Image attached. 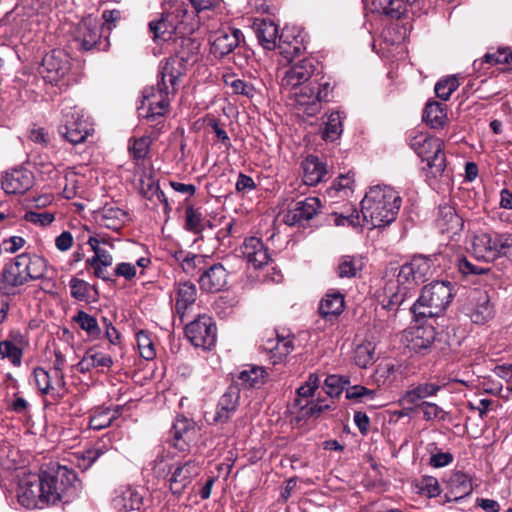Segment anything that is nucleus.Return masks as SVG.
Returning <instances> with one entry per match:
<instances>
[{"label": "nucleus", "instance_id": "c85d7f7f", "mask_svg": "<svg viewBox=\"0 0 512 512\" xmlns=\"http://www.w3.org/2000/svg\"><path fill=\"white\" fill-rule=\"evenodd\" d=\"M239 392L236 387H229L221 396L213 417L214 423H226L233 416L238 407Z\"/></svg>", "mask_w": 512, "mask_h": 512}, {"label": "nucleus", "instance_id": "bf43d9fd", "mask_svg": "<svg viewBox=\"0 0 512 512\" xmlns=\"http://www.w3.org/2000/svg\"><path fill=\"white\" fill-rule=\"evenodd\" d=\"M459 87L458 79L455 76H451L445 79L438 81L435 85V93L436 95L447 101L451 94Z\"/></svg>", "mask_w": 512, "mask_h": 512}, {"label": "nucleus", "instance_id": "bb28decb", "mask_svg": "<svg viewBox=\"0 0 512 512\" xmlns=\"http://www.w3.org/2000/svg\"><path fill=\"white\" fill-rule=\"evenodd\" d=\"M18 262L21 263L28 282L46 278L48 263L45 258L36 254L23 253L18 255Z\"/></svg>", "mask_w": 512, "mask_h": 512}, {"label": "nucleus", "instance_id": "9d476101", "mask_svg": "<svg viewBox=\"0 0 512 512\" xmlns=\"http://www.w3.org/2000/svg\"><path fill=\"white\" fill-rule=\"evenodd\" d=\"M171 92L163 91L157 86V93L154 88L146 89L143 93L142 104L138 107V113L147 120L154 121L157 117H162L169 106L168 95Z\"/></svg>", "mask_w": 512, "mask_h": 512}, {"label": "nucleus", "instance_id": "7c9ffc66", "mask_svg": "<svg viewBox=\"0 0 512 512\" xmlns=\"http://www.w3.org/2000/svg\"><path fill=\"white\" fill-rule=\"evenodd\" d=\"M173 50L175 54L173 57L190 65L197 60L200 50V42L194 38L186 36H175L173 39Z\"/></svg>", "mask_w": 512, "mask_h": 512}, {"label": "nucleus", "instance_id": "a878e982", "mask_svg": "<svg viewBox=\"0 0 512 512\" xmlns=\"http://www.w3.org/2000/svg\"><path fill=\"white\" fill-rule=\"evenodd\" d=\"M197 433L196 423L184 416L177 417L170 430V434L173 438V445L184 450L188 442L193 440Z\"/></svg>", "mask_w": 512, "mask_h": 512}, {"label": "nucleus", "instance_id": "c756f323", "mask_svg": "<svg viewBox=\"0 0 512 512\" xmlns=\"http://www.w3.org/2000/svg\"><path fill=\"white\" fill-rule=\"evenodd\" d=\"M303 182L308 186H315L325 181L328 173L327 166L317 156L309 155L302 162Z\"/></svg>", "mask_w": 512, "mask_h": 512}, {"label": "nucleus", "instance_id": "412c9836", "mask_svg": "<svg viewBox=\"0 0 512 512\" xmlns=\"http://www.w3.org/2000/svg\"><path fill=\"white\" fill-rule=\"evenodd\" d=\"M28 341L20 334H11L9 338L0 341V360H6L14 367H20L23 352Z\"/></svg>", "mask_w": 512, "mask_h": 512}, {"label": "nucleus", "instance_id": "6e6d98bb", "mask_svg": "<svg viewBox=\"0 0 512 512\" xmlns=\"http://www.w3.org/2000/svg\"><path fill=\"white\" fill-rule=\"evenodd\" d=\"M137 346L142 358L152 360L156 357L154 343L150 334L147 331L140 330L136 334Z\"/></svg>", "mask_w": 512, "mask_h": 512}, {"label": "nucleus", "instance_id": "5fc2aeb1", "mask_svg": "<svg viewBox=\"0 0 512 512\" xmlns=\"http://www.w3.org/2000/svg\"><path fill=\"white\" fill-rule=\"evenodd\" d=\"M278 49L285 59L291 61L294 57L299 56L302 53L303 46L297 38H293L291 41H288L282 34L279 37Z\"/></svg>", "mask_w": 512, "mask_h": 512}, {"label": "nucleus", "instance_id": "473e14b6", "mask_svg": "<svg viewBox=\"0 0 512 512\" xmlns=\"http://www.w3.org/2000/svg\"><path fill=\"white\" fill-rule=\"evenodd\" d=\"M409 287L401 286L396 282L388 283L384 288L382 309L396 311L408 297H411Z\"/></svg>", "mask_w": 512, "mask_h": 512}, {"label": "nucleus", "instance_id": "b1692460", "mask_svg": "<svg viewBox=\"0 0 512 512\" xmlns=\"http://www.w3.org/2000/svg\"><path fill=\"white\" fill-rule=\"evenodd\" d=\"M440 386L435 383H421L411 387L399 399V404L407 410L412 411L415 407H419L420 401L437 394Z\"/></svg>", "mask_w": 512, "mask_h": 512}, {"label": "nucleus", "instance_id": "49530a36", "mask_svg": "<svg viewBox=\"0 0 512 512\" xmlns=\"http://www.w3.org/2000/svg\"><path fill=\"white\" fill-rule=\"evenodd\" d=\"M267 373L263 367L248 366L239 372L237 379L244 388H259L265 382Z\"/></svg>", "mask_w": 512, "mask_h": 512}, {"label": "nucleus", "instance_id": "69168bd1", "mask_svg": "<svg viewBox=\"0 0 512 512\" xmlns=\"http://www.w3.org/2000/svg\"><path fill=\"white\" fill-rule=\"evenodd\" d=\"M183 271L187 274H194L197 269L201 268L204 263V258L200 255L187 253L182 258H178Z\"/></svg>", "mask_w": 512, "mask_h": 512}, {"label": "nucleus", "instance_id": "f03ea898", "mask_svg": "<svg viewBox=\"0 0 512 512\" xmlns=\"http://www.w3.org/2000/svg\"><path fill=\"white\" fill-rule=\"evenodd\" d=\"M402 199L398 192L389 186L371 187L361 201L364 220L373 227L386 226L395 221Z\"/></svg>", "mask_w": 512, "mask_h": 512}, {"label": "nucleus", "instance_id": "cd10ccee", "mask_svg": "<svg viewBox=\"0 0 512 512\" xmlns=\"http://www.w3.org/2000/svg\"><path fill=\"white\" fill-rule=\"evenodd\" d=\"M448 491L446 497L448 501H458L470 495L473 491L471 479L461 471H455L447 479Z\"/></svg>", "mask_w": 512, "mask_h": 512}, {"label": "nucleus", "instance_id": "4d7b16f0", "mask_svg": "<svg viewBox=\"0 0 512 512\" xmlns=\"http://www.w3.org/2000/svg\"><path fill=\"white\" fill-rule=\"evenodd\" d=\"M347 384H349L348 377L329 375L324 381L323 389L330 397H339Z\"/></svg>", "mask_w": 512, "mask_h": 512}, {"label": "nucleus", "instance_id": "423d86ee", "mask_svg": "<svg viewBox=\"0 0 512 512\" xmlns=\"http://www.w3.org/2000/svg\"><path fill=\"white\" fill-rule=\"evenodd\" d=\"M185 335L195 347L210 350L216 343L217 328L213 319L204 314L186 325Z\"/></svg>", "mask_w": 512, "mask_h": 512}, {"label": "nucleus", "instance_id": "e433bc0d", "mask_svg": "<svg viewBox=\"0 0 512 512\" xmlns=\"http://www.w3.org/2000/svg\"><path fill=\"white\" fill-rule=\"evenodd\" d=\"M113 365V359L110 355L99 351L97 348H89L82 359L77 364L81 373H85L94 368H110Z\"/></svg>", "mask_w": 512, "mask_h": 512}, {"label": "nucleus", "instance_id": "37998d69", "mask_svg": "<svg viewBox=\"0 0 512 512\" xmlns=\"http://www.w3.org/2000/svg\"><path fill=\"white\" fill-rule=\"evenodd\" d=\"M256 36L263 48L273 50L276 47L278 27L272 21L262 20L256 24Z\"/></svg>", "mask_w": 512, "mask_h": 512}, {"label": "nucleus", "instance_id": "052dcab7", "mask_svg": "<svg viewBox=\"0 0 512 512\" xmlns=\"http://www.w3.org/2000/svg\"><path fill=\"white\" fill-rule=\"evenodd\" d=\"M202 213L199 209L188 206L185 210V229L198 234L202 231Z\"/></svg>", "mask_w": 512, "mask_h": 512}, {"label": "nucleus", "instance_id": "2f4dec72", "mask_svg": "<svg viewBox=\"0 0 512 512\" xmlns=\"http://www.w3.org/2000/svg\"><path fill=\"white\" fill-rule=\"evenodd\" d=\"M197 299L196 286L188 281L179 282L175 285V311L182 319L186 311Z\"/></svg>", "mask_w": 512, "mask_h": 512}, {"label": "nucleus", "instance_id": "603ef678", "mask_svg": "<svg viewBox=\"0 0 512 512\" xmlns=\"http://www.w3.org/2000/svg\"><path fill=\"white\" fill-rule=\"evenodd\" d=\"M375 361V345L365 341L357 345L354 351V362L360 368H367Z\"/></svg>", "mask_w": 512, "mask_h": 512}, {"label": "nucleus", "instance_id": "f8f14e48", "mask_svg": "<svg viewBox=\"0 0 512 512\" xmlns=\"http://www.w3.org/2000/svg\"><path fill=\"white\" fill-rule=\"evenodd\" d=\"M200 471L199 463L194 460L177 463L169 479L171 492L175 495H181L192 483L193 479L200 474Z\"/></svg>", "mask_w": 512, "mask_h": 512}, {"label": "nucleus", "instance_id": "f3484780", "mask_svg": "<svg viewBox=\"0 0 512 512\" xmlns=\"http://www.w3.org/2000/svg\"><path fill=\"white\" fill-rule=\"evenodd\" d=\"M187 67L188 64L179 60V58L173 56L169 57L161 67V80L158 82V87H161V89L166 92H176L178 80L185 75Z\"/></svg>", "mask_w": 512, "mask_h": 512}, {"label": "nucleus", "instance_id": "338daca9", "mask_svg": "<svg viewBox=\"0 0 512 512\" xmlns=\"http://www.w3.org/2000/svg\"><path fill=\"white\" fill-rule=\"evenodd\" d=\"M426 162L427 167L434 177L441 175L446 168V157L443 152V146H440V152L433 154Z\"/></svg>", "mask_w": 512, "mask_h": 512}, {"label": "nucleus", "instance_id": "0e129e2a", "mask_svg": "<svg viewBox=\"0 0 512 512\" xmlns=\"http://www.w3.org/2000/svg\"><path fill=\"white\" fill-rule=\"evenodd\" d=\"M483 60L490 65L508 64L512 62V51L510 48H499L494 52L486 53Z\"/></svg>", "mask_w": 512, "mask_h": 512}, {"label": "nucleus", "instance_id": "de8ad7c7", "mask_svg": "<svg viewBox=\"0 0 512 512\" xmlns=\"http://www.w3.org/2000/svg\"><path fill=\"white\" fill-rule=\"evenodd\" d=\"M423 120L431 126V128H443L447 122V114L439 102H428L423 111Z\"/></svg>", "mask_w": 512, "mask_h": 512}, {"label": "nucleus", "instance_id": "4be33fe9", "mask_svg": "<svg viewBox=\"0 0 512 512\" xmlns=\"http://www.w3.org/2000/svg\"><path fill=\"white\" fill-rule=\"evenodd\" d=\"M408 347L415 353L427 354L436 339V331L432 325H418L411 328Z\"/></svg>", "mask_w": 512, "mask_h": 512}, {"label": "nucleus", "instance_id": "c9c22d12", "mask_svg": "<svg viewBox=\"0 0 512 512\" xmlns=\"http://www.w3.org/2000/svg\"><path fill=\"white\" fill-rule=\"evenodd\" d=\"M128 214L114 206H104L100 211L97 212L95 219L99 225L118 231L127 219Z\"/></svg>", "mask_w": 512, "mask_h": 512}, {"label": "nucleus", "instance_id": "774afa93", "mask_svg": "<svg viewBox=\"0 0 512 512\" xmlns=\"http://www.w3.org/2000/svg\"><path fill=\"white\" fill-rule=\"evenodd\" d=\"M150 144L151 141L148 137L135 139L133 144L129 147L133 159L136 161L143 160L149 152Z\"/></svg>", "mask_w": 512, "mask_h": 512}, {"label": "nucleus", "instance_id": "58836bf2", "mask_svg": "<svg viewBox=\"0 0 512 512\" xmlns=\"http://www.w3.org/2000/svg\"><path fill=\"white\" fill-rule=\"evenodd\" d=\"M293 341V337L277 334L275 340H267L264 348L271 353L270 358L276 364L282 362L294 350Z\"/></svg>", "mask_w": 512, "mask_h": 512}, {"label": "nucleus", "instance_id": "ddd939ff", "mask_svg": "<svg viewBox=\"0 0 512 512\" xmlns=\"http://www.w3.org/2000/svg\"><path fill=\"white\" fill-rule=\"evenodd\" d=\"M320 208L321 201L318 197H307L289 208L283 216V221L289 226L301 225L316 216Z\"/></svg>", "mask_w": 512, "mask_h": 512}, {"label": "nucleus", "instance_id": "3c124183", "mask_svg": "<svg viewBox=\"0 0 512 512\" xmlns=\"http://www.w3.org/2000/svg\"><path fill=\"white\" fill-rule=\"evenodd\" d=\"M88 244L94 252V256L92 258H88L86 260L87 265H98L102 264V266H111L113 263L112 255L105 249L100 247V240L97 236H90L88 239Z\"/></svg>", "mask_w": 512, "mask_h": 512}, {"label": "nucleus", "instance_id": "0eeeda50", "mask_svg": "<svg viewBox=\"0 0 512 512\" xmlns=\"http://www.w3.org/2000/svg\"><path fill=\"white\" fill-rule=\"evenodd\" d=\"M91 130V125L84 118L82 111L76 108L65 110L63 123L58 128L59 133L74 145L84 142Z\"/></svg>", "mask_w": 512, "mask_h": 512}, {"label": "nucleus", "instance_id": "6e6552de", "mask_svg": "<svg viewBox=\"0 0 512 512\" xmlns=\"http://www.w3.org/2000/svg\"><path fill=\"white\" fill-rule=\"evenodd\" d=\"M432 261L430 258L414 256L410 262L403 264L397 274V283L412 290L427 280L431 274Z\"/></svg>", "mask_w": 512, "mask_h": 512}, {"label": "nucleus", "instance_id": "2eb2a0df", "mask_svg": "<svg viewBox=\"0 0 512 512\" xmlns=\"http://www.w3.org/2000/svg\"><path fill=\"white\" fill-rule=\"evenodd\" d=\"M101 29V23L97 18L87 16L76 28L75 41L79 43L82 50L89 51L99 43L102 36Z\"/></svg>", "mask_w": 512, "mask_h": 512}, {"label": "nucleus", "instance_id": "a19ab883", "mask_svg": "<svg viewBox=\"0 0 512 512\" xmlns=\"http://www.w3.org/2000/svg\"><path fill=\"white\" fill-rule=\"evenodd\" d=\"M416 0H373V9L391 18L399 19L405 14L407 5L414 3Z\"/></svg>", "mask_w": 512, "mask_h": 512}, {"label": "nucleus", "instance_id": "ea45409f", "mask_svg": "<svg viewBox=\"0 0 512 512\" xmlns=\"http://www.w3.org/2000/svg\"><path fill=\"white\" fill-rule=\"evenodd\" d=\"M344 310V295L340 292L327 293L320 301L319 314L326 320L337 318Z\"/></svg>", "mask_w": 512, "mask_h": 512}, {"label": "nucleus", "instance_id": "e2e57ef3", "mask_svg": "<svg viewBox=\"0 0 512 512\" xmlns=\"http://www.w3.org/2000/svg\"><path fill=\"white\" fill-rule=\"evenodd\" d=\"M101 448H91L76 454L77 466L82 470H87L101 455Z\"/></svg>", "mask_w": 512, "mask_h": 512}, {"label": "nucleus", "instance_id": "f257e3e1", "mask_svg": "<svg viewBox=\"0 0 512 512\" xmlns=\"http://www.w3.org/2000/svg\"><path fill=\"white\" fill-rule=\"evenodd\" d=\"M281 86L286 89L301 86L296 100L300 105L307 106L309 115L317 113L321 103L329 102L334 90L331 78L323 73L322 65L313 58L302 59L287 69Z\"/></svg>", "mask_w": 512, "mask_h": 512}, {"label": "nucleus", "instance_id": "393cba45", "mask_svg": "<svg viewBox=\"0 0 512 512\" xmlns=\"http://www.w3.org/2000/svg\"><path fill=\"white\" fill-rule=\"evenodd\" d=\"M241 251L248 263L252 264L255 268H261L270 260L267 248L261 239L257 237L245 239Z\"/></svg>", "mask_w": 512, "mask_h": 512}, {"label": "nucleus", "instance_id": "1a4fd4ad", "mask_svg": "<svg viewBox=\"0 0 512 512\" xmlns=\"http://www.w3.org/2000/svg\"><path fill=\"white\" fill-rule=\"evenodd\" d=\"M69 70V55L63 50L54 49L43 57L40 73L45 81L55 83L63 78Z\"/></svg>", "mask_w": 512, "mask_h": 512}, {"label": "nucleus", "instance_id": "864d4df0", "mask_svg": "<svg viewBox=\"0 0 512 512\" xmlns=\"http://www.w3.org/2000/svg\"><path fill=\"white\" fill-rule=\"evenodd\" d=\"M73 320L80 326L82 330L86 331L93 338H98L100 336L101 329L97 323L96 318L86 313L85 311L79 310L73 316Z\"/></svg>", "mask_w": 512, "mask_h": 512}, {"label": "nucleus", "instance_id": "72a5a7b5", "mask_svg": "<svg viewBox=\"0 0 512 512\" xmlns=\"http://www.w3.org/2000/svg\"><path fill=\"white\" fill-rule=\"evenodd\" d=\"M409 145L422 161H427L433 154L440 152L443 143L438 138L420 133L410 138Z\"/></svg>", "mask_w": 512, "mask_h": 512}, {"label": "nucleus", "instance_id": "4c0bfd02", "mask_svg": "<svg viewBox=\"0 0 512 512\" xmlns=\"http://www.w3.org/2000/svg\"><path fill=\"white\" fill-rule=\"evenodd\" d=\"M143 505L142 493L132 487H128L114 499V506L121 512H139Z\"/></svg>", "mask_w": 512, "mask_h": 512}, {"label": "nucleus", "instance_id": "8fccbe9b", "mask_svg": "<svg viewBox=\"0 0 512 512\" xmlns=\"http://www.w3.org/2000/svg\"><path fill=\"white\" fill-rule=\"evenodd\" d=\"M343 116L340 112H332L325 123L322 138L325 141L337 140L343 132Z\"/></svg>", "mask_w": 512, "mask_h": 512}, {"label": "nucleus", "instance_id": "9b49d317", "mask_svg": "<svg viewBox=\"0 0 512 512\" xmlns=\"http://www.w3.org/2000/svg\"><path fill=\"white\" fill-rule=\"evenodd\" d=\"M467 315L477 325H484L495 316V307L486 291L473 290L469 295Z\"/></svg>", "mask_w": 512, "mask_h": 512}, {"label": "nucleus", "instance_id": "c03bdc74", "mask_svg": "<svg viewBox=\"0 0 512 512\" xmlns=\"http://www.w3.org/2000/svg\"><path fill=\"white\" fill-rule=\"evenodd\" d=\"M364 263L361 257L344 255L339 259L336 274L339 278H355L362 271Z\"/></svg>", "mask_w": 512, "mask_h": 512}, {"label": "nucleus", "instance_id": "39448f33", "mask_svg": "<svg viewBox=\"0 0 512 512\" xmlns=\"http://www.w3.org/2000/svg\"><path fill=\"white\" fill-rule=\"evenodd\" d=\"M51 496H47L44 487L43 472L25 474L18 483L17 498L20 505L27 509H43L51 505Z\"/></svg>", "mask_w": 512, "mask_h": 512}, {"label": "nucleus", "instance_id": "20e7f679", "mask_svg": "<svg viewBox=\"0 0 512 512\" xmlns=\"http://www.w3.org/2000/svg\"><path fill=\"white\" fill-rule=\"evenodd\" d=\"M43 476L47 496H51V505L68 503L76 496L79 483L72 469L55 465L43 471Z\"/></svg>", "mask_w": 512, "mask_h": 512}, {"label": "nucleus", "instance_id": "09e8293b", "mask_svg": "<svg viewBox=\"0 0 512 512\" xmlns=\"http://www.w3.org/2000/svg\"><path fill=\"white\" fill-rule=\"evenodd\" d=\"M64 359L60 355H56L53 362V367L50 372L54 376V383L58 387L57 392H53V403L59 404L67 395L68 389L65 381V374L63 372Z\"/></svg>", "mask_w": 512, "mask_h": 512}, {"label": "nucleus", "instance_id": "f704fd0d", "mask_svg": "<svg viewBox=\"0 0 512 512\" xmlns=\"http://www.w3.org/2000/svg\"><path fill=\"white\" fill-rule=\"evenodd\" d=\"M150 31L153 33L154 40L164 42L172 41L176 34L177 23L174 21L173 14H164L160 19L149 23Z\"/></svg>", "mask_w": 512, "mask_h": 512}, {"label": "nucleus", "instance_id": "dca6fc26", "mask_svg": "<svg viewBox=\"0 0 512 512\" xmlns=\"http://www.w3.org/2000/svg\"><path fill=\"white\" fill-rule=\"evenodd\" d=\"M242 32L236 28L220 29L211 36V53L222 58L231 53L240 43Z\"/></svg>", "mask_w": 512, "mask_h": 512}, {"label": "nucleus", "instance_id": "680f3d73", "mask_svg": "<svg viewBox=\"0 0 512 512\" xmlns=\"http://www.w3.org/2000/svg\"><path fill=\"white\" fill-rule=\"evenodd\" d=\"M71 296L78 301H88L90 294V285L88 282L72 277L69 281Z\"/></svg>", "mask_w": 512, "mask_h": 512}, {"label": "nucleus", "instance_id": "5701e85b", "mask_svg": "<svg viewBox=\"0 0 512 512\" xmlns=\"http://www.w3.org/2000/svg\"><path fill=\"white\" fill-rule=\"evenodd\" d=\"M228 273L220 263L206 269L199 277V285L203 291L216 293L227 285Z\"/></svg>", "mask_w": 512, "mask_h": 512}, {"label": "nucleus", "instance_id": "aec40b11", "mask_svg": "<svg viewBox=\"0 0 512 512\" xmlns=\"http://www.w3.org/2000/svg\"><path fill=\"white\" fill-rule=\"evenodd\" d=\"M435 222L439 231L451 238L458 235L464 227L463 219L448 204L439 205Z\"/></svg>", "mask_w": 512, "mask_h": 512}, {"label": "nucleus", "instance_id": "79ce46f5", "mask_svg": "<svg viewBox=\"0 0 512 512\" xmlns=\"http://www.w3.org/2000/svg\"><path fill=\"white\" fill-rule=\"evenodd\" d=\"M120 407L115 408H96L93 410L89 418V427L93 430H101L107 428L114 420L119 417Z\"/></svg>", "mask_w": 512, "mask_h": 512}, {"label": "nucleus", "instance_id": "13d9d810", "mask_svg": "<svg viewBox=\"0 0 512 512\" xmlns=\"http://www.w3.org/2000/svg\"><path fill=\"white\" fill-rule=\"evenodd\" d=\"M224 82L232 89L234 94L243 95L248 98L254 96L255 89L253 85L242 79L235 78L234 76H225Z\"/></svg>", "mask_w": 512, "mask_h": 512}, {"label": "nucleus", "instance_id": "4468645a", "mask_svg": "<svg viewBox=\"0 0 512 512\" xmlns=\"http://www.w3.org/2000/svg\"><path fill=\"white\" fill-rule=\"evenodd\" d=\"M2 189L7 194H24L34 185V175L26 168L7 171L1 181Z\"/></svg>", "mask_w": 512, "mask_h": 512}, {"label": "nucleus", "instance_id": "6ab92c4d", "mask_svg": "<svg viewBox=\"0 0 512 512\" xmlns=\"http://www.w3.org/2000/svg\"><path fill=\"white\" fill-rule=\"evenodd\" d=\"M28 283V280L21 268V263L18 262V255L9 264H6L2 271V278L0 279V290L18 294L21 286Z\"/></svg>", "mask_w": 512, "mask_h": 512}, {"label": "nucleus", "instance_id": "a211bd4d", "mask_svg": "<svg viewBox=\"0 0 512 512\" xmlns=\"http://www.w3.org/2000/svg\"><path fill=\"white\" fill-rule=\"evenodd\" d=\"M497 232L478 233L472 239V253L482 261L490 262L499 258Z\"/></svg>", "mask_w": 512, "mask_h": 512}, {"label": "nucleus", "instance_id": "a18cd8bd", "mask_svg": "<svg viewBox=\"0 0 512 512\" xmlns=\"http://www.w3.org/2000/svg\"><path fill=\"white\" fill-rule=\"evenodd\" d=\"M32 377L36 388L41 395H50L53 400V392H57L58 387L54 383V376L50 371L42 367L33 369Z\"/></svg>", "mask_w": 512, "mask_h": 512}, {"label": "nucleus", "instance_id": "7ed1b4c3", "mask_svg": "<svg viewBox=\"0 0 512 512\" xmlns=\"http://www.w3.org/2000/svg\"><path fill=\"white\" fill-rule=\"evenodd\" d=\"M454 297L453 285L448 281H433L423 287L411 312L417 322L443 313Z\"/></svg>", "mask_w": 512, "mask_h": 512}]
</instances>
